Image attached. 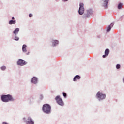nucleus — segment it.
I'll list each match as a JSON object with an SVG mask.
<instances>
[{
    "instance_id": "f257e3e1",
    "label": "nucleus",
    "mask_w": 124,
    "mask_h": 124,
    "mask_svg": "<svg viewBox=\"0 0 124 124\" xmlns=\"http://www.w3.org/2000/svg\"><path fill=\"white\" fill-rule=\"evenodd\" d=\"M1 100L3 102H8L9 101H14V98L11 95H3L1 96Z\"/></svg>"
},
{
    "instance_id": "f03ea898",
    "label": "nucleus",
    "mask_w": 124,
    "mask_h": 124,
    "mask_svg": "<svg viewBox=\"0 0 124 124\" xmlns=\"http://www.w3.org/2000/svg\"><path fill=\"white\" fill-rule=\"evenodd\" d=\"M42 109L46 114H50L51 113V106L48 104H45L43 106Z\"/></svg>"
},
{
    "instance_id": "7ed1b4c3",
    "label": "nucleus",
    "mask_w": 124,
    "mask_h": 124,
    "mask_svg": "<svg viewBox=\"0 0 124 124\" xmlns=\"http://www.w3.org/2000/svg\"><path fill=\"white\" fill-rule=\"evenodd\" d=\"M96 96L99 100H102L103 99H105V97H106V95L105 94H103L102 93H100V92H98L97 93Z\"/></svg>"
},
{
    "instance_id": "20e7f679",
    "label": "nucleus",
    "mask_w": 124,
    "mask_h": 124,
    "mask_svg": "<svg viewBox=\"0 0 124 124\" xmlns=\"http://www.w3.org/2000/svg\"><path fill=\"white\" fill-rule=\"evenodd\" d=\"M85 11V8H84V3H81L79 4V8L78 13L80 15H83Z\"/></svg>"
},
{
    "instance_id": "39448f33",
    "label": "nucleus",
    "mask_w": 124,
    "mask_h": 124,
    "mask_svg": "<svg viewBox=\"0 0 124 124\" xmlns=\"http://www.w3.org/2000/svg\"><path fill=\"white\" fill-rule=\"evenodd\" d=\"M55 100L57 101L58 104L61 105V106H63L64 105L63 103V101H62V99L60 97V96H57L55 98Z\"/></svg>"
},
{
    "instance_id": "423d86ee",
    "label": "nucleus",
    "mask_w": 124,
    "mask_h": 124,
    "mask_svg": "<svg viewBox=\"0 0 124 124\" xmlns=\"http://www.w3.org/2000/svg\"><path fill=\"white\" fill-rule=\"evenodd\" d=\"M17 65L20 66H23V65H26L27 64V62L25 61L23 59H19L17 61Z\"/></svg>"
},
{
    "instance_id": "0eeeda50",
    "label": "nucleus",
    "mask_w": 124,
    "mask_h": 124,
    "mask_svg": "<svg viewBox=\"0 0 124 124\" xmlns=\"http://www.w3.org/2000/svg\"><path fill=\"white\" fill-rule=\"evenodd\" d=\"M23 120L26 124H34V122L31 117H28L27 121H26V118H24Z\"/></svg>"
},
{
    "instance_id": "6e6552de",
    "label": "nucleus",
    "mask_w": 124,
    "mask_h": 124,
    "mask_svg": "<svg viewBox=\"0 0 124 124\" xmlns=\"http://www.w3.org/2000/svg\"><path fill=\"white\" fill-rule=\"evenodd\" d=\"M91 14H93V11L92 10V9H89L87 10V14L85 15V17L88 18L89 16H90Z\"/></svg>"
},
{
    "instance_id": "1a4fd4ad",
    "label": "nucleus",
    "mask_w": 124,
    "mask_h": 124,
    "mask_svg": "<svg viewBox=\"0 0 124 124\" xmlns=\"http://www.w3.org/2000/svg\"><path fill=\"white\" fill-rule=\"evenodd\" d=\"M114 26V24L111 23L108 27H107V32H109L110 31H111V29L112 27Z\"/></svg>"
},
{
    "instance_id": "9d476101",
    "label": "nucleus",
    "mask_w": 124,
    "mask_h": 124,
    "mask_svg": "<svg viewBox=\"0 0 124 124\" xmlns=\"http://www.w3.org/2000/svg\"><path fill=\"white\" fill-rule=\"evenodd\" d=\"M81 79V77L79 75H76L73 79V81L75 82V81H77V80H80Z\"/></svg>"
},
{
    "instance_id": "9b49d317",
    "label": "nucleus",
    "mask_w": 124,
    "mask_h": 124,
    "mask_svg": "<svg viewBox=\"0 0 124 124\" xmlns=\"http://www.w3.org/2000/svg\"><path fill=\"white\" fill-rule=\"evenodd\" d=\"M22 51L23 53H27V45H23L22 46Z\"/></svg>"
},
{
    "instance_id": "f8f14e48",
    "label": "nucleus",
    "mask_w": 124,
    "mask_h": 124,
    "mask_svg": "<svg viewBox=\"0 0 124 124\" xmlns=\"http://www.w3.org/2000/svg\"><path fill=\"white\" fill-rule=\"evenodd\" d=\"M19 31H20V29H19L18 28H16L14 30L13 33H14V34H15V35H16V34H17V33L19 32Z\"/></svg>"
},
{
    "instance_id": "ddd939ff",
    "label": "nucleus",
    "mask_w": 124,
    "mask_h": 124,
    "mask_svg": "<svg viewBox=\"0 0 124 124\" xmlns=\"http://www.w3.org/2000/svg\"><path fill=\"white\" fill-rule=\"evenodd\" d=\"M31 82L34 84H36V83H37V78H36L35 77L33 78H32Z\"/></svg>"
},
{
    "instance_id": "4468645a",
    "label": "nucleus",
    "mask_w": 124,
    "mask_h": 124,
    "mask_svg": "<svg viewBox=\"0 0 124 124\" xmlns=\"http://www.w3.org/2000/svg\"><path fill=\"white\" fill-rule=\"evenodd\" d=\"M53 45H57V44H59V41L57 40H54L52 41Z\"/></svg>"
},
{
    "instance_id": "2eb2a0df",
    "label": "nucleus",
    "mask_w": 124,
    "mask_h": 124,
    "mask_svg": "<svg viewBox=\"0 0 124 124\" xmlns=\"http://www.w3.org/2000/svg\"><path fill=\"white\" fill-rule=\"evenodd\" d=\"M109 53H110V50L108 49H106L105 51V55H106V56H108Z\"/></svg>"
},
{
    "instance_id": "dca6fc26",
    "label": "nucleus",
    "mask_w": 124,
    "mask_h": 124,
    "mask_svg": "<svg viewBox=\"0 0 124 124\" xmlns=\"http://www.w3.org/2000/svg\"><path fill=\"white\" fill-rule=\"evenodd\" d=\"M9 24L10 25H12V24H16V20H10L9 22Z\"/></svg>"
},
{
    "instance_id": "f3484780",
    "label": "nucleus",
    "mask_w": 124,
    "mask_h": 124,
    "mask_svg": "<svg viewBox=\"0 0 124 124\" xmlns=\"http://www.w3.org/2000/svg\"><path fill=\"white\" fill-rule=\"evenodd\" d=\"M108 2H109V0H105L104 1V6H106L107 5V4H108Z\"/></svg>"
},
{
    "instance_id": "a211bd4d",
    "label": "nucleus",
    "mask_w": 124,
    "mask_h": 124,
    "mask_svg": "<svg viewBox=\"0 0 124 124\" xmlns=\"http://www.w3.org/2000/svg\"><path fill=\"white\" fill-rule=\"evenodd\" d=\"M122 6H123V4H122V3H120L118 6V9H121V8H122Z\"/></svg>"
},
{
    "instance_id": "6ab92c4d",
    "label": "nucleus",
    "mask_w": 124,
    "mask_h": 124,
    "mask_svg": "<svg viewBox=\"0 0 124 124\" xmlns=\"http://www.w3.org/2000/svg\"><path fill=\"white\" fill-rule=\"evenodd\" d=\"M1 70H5L6 69V67L3 66L1 67Z\"/></svg>"
},
{
    "instance_id": "aec40b11",
    "label": "nucleus",
    "mask_w": 124,
    "mask_h": 124,
    "mask_svg": "<svg viewBox=\"0 0 124 124\" xmlns=\"http://www.w3.org/2000/svg\"><path fill=\"white\" fill-rule=\"evenodd\" d=\"M116 68H117V69H120V68H121V65L117 64L116 65Z\"/></svg>"
},
{
    "instance_id": "412c9836",
    "label": "nucleus",
    "mask_w": 124,
    "mask_h": 124,
    "mask_svg": "<svg viewBox=\"0 0 124 124\" xmlns=\"http://www.w3.org/2000/svg\"><path fill=\"white\" fill-rule=\"evenodd\" d=\"M62 93H63V95L64 97H65V98H66V97H67L66 93L63 92Z\"/></svg>"
},
{
    "instance_id": "4be33fe9",
    "label": "nucleus",
    "mask_w": 124,
    "mask_h": 124,
    "mask_svg": "<svg viewBox=\"0 0 124 124\" xmlns=\"http://www.w3.org/2000/svg\"><path fill=\"white\" fill-rule=\"evenodd\" d=\"M19 37H17V36H16L14 38V40H16V41H18V40H19Z\"/></svg>"
},
{
    "instance_id": "5701e85b",
    "label": "nucleus",
    "mask_w": 124,
    "mask_h": 124,
    "mask_svg": "<svg viewBox=\"0 0 124 124\" xmlns=\"http://www.w3.org/2000/svg\"><path fill=\"white\" fill-rule=\"evenodd\" d=\"M32 15L31 14H30L29 15V16L30 17V18H31V17H32Z\"/></svg>"
},
{
    "instance_id": "b1692460",
    "label": "nucleus",
    "mask_w": 124,
    "mask_h": 124,
    "mask_svg": "<svg viewBox=\"0 0 124 124\" xmlns=\"http://www.w3.org/2000/svg\"><path fill=\"white\" fill-rule=\"evenodd\" d=\"M106 56H107V55H103V58H105L106 57Z\"/></svg>"
},
{
    "instance_id": "393cba45",
    "label": "nucleus",
    "mask_w": 124,
    "mask_h": 124,
    "mask_svg": "<svg viewBox=\"0 0 124 124\" xmlns=\"http://www.w3.org/2000/svg\"><path fill=\"white\" fill-rule=\"evenodd\" d=\"M42 98H43L42 95H41V99H42Z\"/></svg>"
},
{
    "instance_id": "a878e982",
    "label": "nucleus",
    "mask_w": 124,
    "mask_h": 124,
    "mask_svg": "<svg viewBox=\"0 0 124 124\" xmlns=\"http://www.w3.org/2000/svg\"><path fill=\"white\" fill-rule=\"evenodd\" d=\"M12 20H14V17H12Z\"/></svg>"
},
{
    "instance_id": "bb28decb",
    "label": "nucleus",
    "mask_w": 124,
    "mask_h": 124,
    "mask_svg": "<svg viewBox=\"0 0 124 124\" xmlns=\"http://www.w3.org/2000/svg\"><path fill=\"white\" fill-rule=\"evenodd\" d=\"M30 54V52H28L26 55H29Z\"/></svg>"
},
{
    "instance_id": "cd10ccee",
    "label": "nucleus",
    "mask_w": 124,
    "mask_h": 124,
    "mask_svg": "<svg viewBox=\"0 0 124 124\" xmlns=\"http://www.w3.org/2000/svg\"><path fill=\"white\" fill-rule=\"evenodd\" d=\"M65 1H67V0H64Z\"/></svg>"
}]
</instances>
